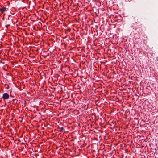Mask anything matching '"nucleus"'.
<instances>
[{
    "label": "nucleus",
    "mask_w": 158,
    "mask_h": 158,
    "mask_svg": "<svg viewBox=\"0 0 158 158\" xmlns=\"http://www.w3.org/2000/svg\"><path fill=\"white\" fill-rule=\"evenodd\" d=\"M6 7H3L2 8L0 9V11L3 13L6 10Z\"/></svg>",
    "instance_id": "nucleus-3"
},
{
    "label": "nucleus",
    "mask_w": 158,
    "mask_h": 158,
    "mask_svg": "<svg viewBox=\"0 0 158 158\" xmlns=\"http://www.w3.org/2000/svg\"><path fill=\"white\" fill-rule=\"evenodd\" d=\"M131 22L133 24H135L138 23H139L138 20V19L134 17L131 19Z\"/></svg>",
    "instance_id": "nucleus-1"
},
{
    "label": "nucleus",
    "mask_w": 158,
    "mask_h": 158,
    "mask_svg": "<svg viewBox=\"0 0 158 158\" xmlns=\"http://www.w3.org/2000/svg\"><path fill=\"white\" fill-rule=\"evenodd\" d=\"M9 97V96L8 93H6L3 94L2 98L3 99H8Z\"/></svg>",
    "instance_id": "nucleus-2"
},
{
    "label": "nucleus",
    "mask_w": 158,
    "mask_h": 158,
    "mask_svg": "<svg viewBox=\"0 0 158 158\" xmlns=\"http://www.w3.org/2000/svg\"><path fill=\"white\" fill-rule=\"evenodd\" d=\"M65 131V129L63 127H61L60 128V131L61 132H63Z\"/></svg>",
    "instance_id": "nucleus-4"
}]
</instances>
